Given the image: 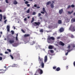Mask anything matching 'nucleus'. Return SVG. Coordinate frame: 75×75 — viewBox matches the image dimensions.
Masks as SVG:
<instances>
[{
  "instance_id": "59",
  "label": "nucleus",
  "mask_w": 75,
  "mask_h": 75,
  "mask_svg": "<svg viewBox=\"0 0 75 75\" xmlns=\"http://www.w3.org/2000/svg\"><path fill=\"white\" fill-rule=\"evenodd\" d=\"M16 37H18V33H17L16 34Z\"/></svg>"
},
{
  "instance_id": "55",
  "label": "nucleus",
  "mask_w": 75,
  "mask_h": 75,
  "mask_svg": "<svg viewBox=\"0 0 75 75\" xmlns=\"http://www.w3.org/2000/svg\"><path fill=\"white\" fill-rule=\"evenodd\" d=\"M37 5L36 4H35L34 5V7H37Z\"/></svg>"
},
{
  "instance_id": "62",
  "label": "nucleus",
  "mask_w": 75,
  "mask_h": 75,
  "mask_svg": "<svg viewBox=\"0 0 75 75\" xmlns=\"http://www.w3.org/2000/svg\"><path fill=\"white\" fill-rule=\"evenodd\" d=\"M14 30H15V29H16V27L14 26Z\"/></svg>"
},
{
  "instance_id": "48",
  "label": "nucleus",
  "mask_w": 75,
  "mask_h": 75,
  "mask_svg": "<svg viewBox=\"0 0 75 75\" xmlns=\"http://www.w3.org/2000/svg\"><path fill=\"white\" fill-rule=\"evenodd\" d=\"M36 13L35 12H34L33 13V15H35Z\"/></svg>"
},
{
  "instance_id": "33",
  "label": "nucleus",
  "mask_w": 75,
  "mask_h": 75,
  "mask_svg": "<svg viewBox=\"0 0 75 75\" xmlns=\"http://www.w3.org/2000/svg\"><path fill=\"white\" fill-rule=\"evenodd\" d=\"M71 6V7H72V8H73L74 7H75V5H74V4H72Z\"/></svg>"
},
{
  "instance_id": "60",
  "label": "nucleus",
  "mask_w": 75,
  "mask_h": 75,
  "mask_svg": "<svg viewBox=\"0 0 75 75\" xmlns=\"http://www.w3.org/2000/svg\"><path fill=\"white\" fill-rule=\"evenodd\" d=\"M73 16H75V12L73 13Z\"/></svg>"
},
{
  "instance_id": "10",
  "label": "nucleus",
  "mask_w": 75,
  "mask_h": 75,
  "mask_svg": "<svg viewBox=\"0 0 75 75\" xmlns=\"http://www.w3.org/2000/svg\"><path fill=\"white\" fill-rule=\"evenodd\" d=\"M47 56L46 55L45 57L44 62H45V63L46 62H47Z\"/></svg>"
},
{
  "instance_id": "45",
  "label": "nucleus",
  "mask_w": 75,
  "mask_h": 75,
  "mask_svg": "<svg viewBox=\"0 0 75 75\" xmlns=\"http://www.w3.org/2000/svg\"><path fill=\"white\" fill-rule=\"evenodd\" d=\"M57 68L56 67H53V68L54 69H55Z\"/></svg>"
},
{
  "instance_id": "51",
  "label": "nucleus",
  "mask_w": 75,
  "mask_h": 75,
  "mask_svg": "<svg viewBox=\"0 0 75 75\" xmlns=\"http://www.w3.org/2000/svg\"><path fill=\"white\" fill-rule=\"evenodd\" d=\"M27 7H30V4H27Z\"/></svg>"
},
{
  "instance_id": "23",
  "label": "nucleus",
  "mask_w": 75,
  "mask_h": 75,
  "mask_svg": "<svg viewBox=\"0 0 75 75\" xmlns=\"http://www.w3.org/2000/svg\"><path fill=\"white\" fill-rule=\"evenodd\" d=\"M48 48L49 49H51L53 47H52V46L51 45H50L49 46Z\"/></svg>"
},
{
  "instance_id": "9",
  "label": "nucleus",
  "mask_w": 75,
  "mask_h": 75,
  "mask_svg": "<svg viewBox=\"0 0 75 75\" xmlns=\"http://www.w3.org/2000/svg\"><path fill=\"white\" fill-rule=\"evenodd\" d=\"M65 29L64 28H61L60 29L59 31L60 33H62L64 31Z\"/></svg>"
},
{
  "instance_id": "1",
  "label": "nucleus",
  "mask_w": 75,
  "mask_h": 75,
  "mask_svg": "<svg viewBox=\"0 0 75 75\" xmlns=\"http://www.w3.org/2000/svg\"><path fill=\"white\" fill-rule=\"evenodd\" d=\"M38 61H39V64H41V66L42 67V68H43L44 67V63H43V59L42 58H40V56H39Z\"/></svg>"
},
{
  "instance_id": "61",
  "label": "nucleus",
  "mask_w": 75,
  "mask_h": 75,
  "mask_svg": "<svg viewBox=\"0 0 75 75\" xmlns=\"http://www.w3.org/2000/svg\"><path fill=\"white\" fill-rule=\"evenodd\" d=\"M40 18L41 19V20H42V17H40Z\"/></svg>"
},
{
  "instance_id": "8",
  "label": "nucleus",
  "mask_w": 75,
  "mask_h": 75,
  "mask_svg": "<svg viewBox=\"0 0 75 75\" xmlns=\"http://www.w3.org/2000/svg\"><path fill=\"white\" fill-rule=\"evenodd\" d=\"M13 67H16V68H18L19 67V66H18V64H14L12 65Z\"/></svg>"
},
{
  "instance_id": "22",
  "label": "nucleus",
  "mask_w": 75,
  "mask_h": 75,
  "mask_svg": "<svg viewBox=\"0 0 75 75\" xmlns=\"http://www.w3.org/2000/svg\"><path fill=\"white\" fill-rule=\"evenodd\" d=\"M0 19L3 20V16L1 14H0Z\"/></svg>"
},
{
  "instance_id": "20",
  "label": "nucleus",
  "mask_w": 75,
  "mask_h": 75,
  "mask_svg": "<svg viewBox=\"0 0 75 75\" xmlns=\"http://www.w3.org/2000/svg\"><path fill=\"white\" fill-rule=\"evenodd\" d=\"M56 71H60V68L58 67L57 68Z\"/></svg>"
},
{
  "instance_id": "64",
  "label": "nucleus",
  "mask_w": 75,
  "mask_h": 75,
  "mask_svg": "<svg viewBox=\"0 0 75 75\" xmlns=\"http://www.w3.org/2000/svg\"><path fill=\"white\" fill-rule=\"evenodd\" d=\"M30 16H28V18H30Z\"/></svg>"
},
{
  "instance_id": "52",
  "label": "nucleus",
  "mask_w": 75,
  "mask_h": 75,
  "mask_svg": "<svg viewBox=\"0 0 75 75\" xmlns=\"http://www.w3.org/2000/svg\"><path fill=\"white\" fill-rule=\"evenodd\" d=\"M3 59V58H2V57H0V60L1 61L2 60V59Z\"/></svg>"
},
{
  "instance_id": "42",
  "label": "nucleus",
  "mask_w": 75,
  "mask_h": 75,
  "mask_svg": "<svg viewBox=\"0 0 75 75\" xmlns=\"http://www.w3.org/2000/svg\"><path fill=\"white\" fill-rule=\"evenodd\" d=\"M71 6L70 5H69L67 8V9H69L70 7H71Z\"/></svg>"
},
{
  "instance_id": "57",
  "label": "nucleus",
  "mask_w": 75,
  "mask_h": 75,
  "mask_svg": "<svg viewBox=\"0 0 75 75\" xmlns=\"http://www.w3.org/2000/svg\"><path fill=\"white\" fill-rule=\"evenodd\" d=\"M66 68V69H68V66H67Z\"/></svg>"
},
{
  "instance_id": "7",
  "label": "nucleus",
  "mask_w": 75,
  "mask_h": 75,
  "mask_svg": "<svg viewBox=\"0 0 75 75\" xmlns=\"http://www.w3.org/2000/svg\"><path fill=\"white\" fill-rule=\"evenodd\" d=\"M58 44L59 45H62V46H64V45H65V44L61 41L59 42Z\"/></svg>"
},
{
  "instance_id": "58",
  "label": "nucleus",
  "mask_w": 75,
  "mask_h": 75,
  "mask_svg": "<svg viewBox=\"0 0 75 75\" xmlns=\"http://www.w3.org/2000/svg\"><path fill=\"white\" fill-rule=\"evenodd\" d=\"M40 6H38L37 7V8H40Z\"/></svg>"
},
{
  "instance_id": "32",
  "label": "nucleus",
  "mask_w": 75,
  "mask_h": 75,
  "mask_svg": "<svg viewBox=\"0 0 75 75\" xmlns=\"http://www.w3.org/2000/svg\"><path fill=\"white\" fill-rule=\"evenodd\" d=\"M17 58H20V54H17Z\"/></svg>"
},
{
  "instance_id": "28",
  "label": "nucleus",
  "mask_w": 75,
  "mask_h": 75,
  "mask_svg": "<svg viewBox=\"0 0 75 75\" xmlns=\"http://www.w3.org/2000/svg\"><path fill=\"white\" fill-rule=\"evenodd\" d=\"M40 32V33H43V29H42L39 30Z\"/></svg>"
},
{
  "instance_id": "56",
  "label": "nucleus",
  "mask_w": 75,
  "mask_h": 75,
  "mask_svg": "<svg viewBox=\"0 0 75 75\" xmlns=\"http://www.w3.org/2000/svg\"><path fill=\"white\" fill-rule=\"evenodd\" d=\"M68 52H67L66 54H65V55H68Z\"/></svg>"
},
{
  "instance_id": "3",
  "label": "nucleus",
  "mask_w": 75,
  "mask_h": 75,
  "mask_svg": "<svg viewBox=\"0 0 75 75\" xmlns=\"http://www.w3.org/2000/svg\"><path fill=\"white\" fill-rule=\"evenodd\" d=\"M51 40H55V38H54V37H50V36H48L47 38V41L48 43H50V41H51Z\"/></svg>"
},
{
  "instance_id": "25",
  "label": "nucleus",
  "mask_w": 75,
  "mask_h": 75,
  "mask_svg": "<svg viewBox=\"0 0 75 75\" xmlns=\"http://www.w3.org/2000/svg\"><path fill=\"white\" fill-rule=\"evenodd\" d=\"M73 11H72L71 12L69 11H68V14H71V13H73Z\"/></svg>"
},
{
  "instance_id": "13",
  "label": "nucleus",
  "mask_w": 75,
  "mask_h": 75,
  "mask_svg": "<svg viewBox=\"0 0 75 75\" xmlns=\"http://www.w3.org/2000/svg\"><path fill=\"white\" fill-rule=\"evenodd\" d=\"M13 3L14 4H15L16 5L18 4V2L16 0H15L13 1Z\"/></svg>"
},
{
  "instance_id": "43",
  "label": "nucleus",
  "mask_w": 75,
  "mask_h": 75,
  "mask_svg": "<svg viewBox=\"0 0 75 75\" xmlns=\"http://www.w3.org/2000/svg\"><path fill=\"white\" fill-rule=\"evenodd\" d=\"M41 15H42V14L41 13H39L38 14V16H41Z\"/></svg>"
},
{
  "instance_id": "21",
  "label": "nucleus",
  "mask_w": 75,
  "mask_h": 75,
  "mask_svg": "<svg viewBox=\"0 0 75 75\" xmlns=\"http://www.w3.org/2000/svg\"><path fill=\"white\" fill-rule=\"evenodd\" d=\"M58 24H61L62 23V21L61 20H59L58 21Z\"/></svg>"
},
{
  "instance_id": "6",
  "label": "nucleus",
  "mask_w": 75,
  "mask_h": 75,
  "mask_svg": "<svg viewBox=\"0 0 75 75\" xmlns=\"http://www.w3.org/2000/svg\"><path fill=\"white\" fill-rule=\"evenodd\" d=\"M42 10H43V12L41 11V13L42 14H44L45 13H46L47 14V11H45V8H42Z\"/></svg>"
},
{
  "instance_id": "5",
  "label": "nucleus",
  "mask_w": 75,
  "mask_h": 75,
  "mask_svg": "<svg viewBox=\"0 0 75 75\" xmlns=\"http://www.w3.org/2000/svg\"><path fill=\"white\" fill-rule=\"evenodd\" d=\"M37 71H40V72H39V74L40 75H41V74H43V71H42V70L40 69H37Z\"/></svg>"
},
{
  "instance_id": "24",
  "label": "nucleus",
  "mask_w": 75,
  "mask_h": 75,
  "mask_svg": "<svg viewBox=\"0 0 75 75\" xmlns=\"http://www.w3.org/2000/svg\"><path fill=\"white\" fill-rule=\"evenodd\" d=\"M34 21V17H33V18H32V20L31 21V23H33Z\"/></svg>"
},
{
  "instance_id": "39",
  "label": "nucleus",
  "mask_w": 75,
  "mask_h": 75,
  "mask_svg": "<svg viewBox=\"0 0 75 75\" xmlns=\"http://www.w3.org/2000/svg\"><path fill=\"white\" fill-rule=\"evenodd\" d=\"M28 3H29V2H28V1H26L25 2V4H28Z\"/></svg>"
},
{
  "instance_id": "31",
  "label": "nucleus",
  "mask_w": 75,
  "mask_h": 75,
  "mask_svg": "<svg viewBox=\"0 0 75 75\" xmlns=\"http://www.w3.org/2000/svg\"><path fill=\"white\" fill-rule=\"evenodd\" d=\"M71 47H73V48H75V45H74V44H71Z\"/></svg>"
},
{
  "instance_id": "34",
  "label": "nucleus",
  "mask_w": 75,
  "mask_h": 75,
  "mask_svg": "<svg viewBox=\"0 0 75 75\" xmlns=\"http://www.w3.org/2000/svg\"><path fill=\"white\" fill-rule=\"evenodd\" d=\"M10 56L11 58L12 59H14V57H13V56L10 55Z\"/></svg>"
},
{
  "instance_id": "18",
  "label": "nucleus",
  "mask_w": 75,
  "mask_h": 75,
  "mask_svg": "<svg viewBox=\"0 0 75 75\" xmlns=\"http://www.w3.org/2000/svg\"><path fill=\"white\" fill-rule=\"evenodd\" d=\"M50 6L52 8H54V4H53L52 3V4H51L50 5Z\"/></svg>"
},
{
  "instance_id": "50",
  "label": "nucleus",
  "mask_w": 75,
  "mask_h": 75,
  "mask_svg": "<svg viewBox=\"0 0 75 75\" xmlns=\"http://www.w3.org/2000/svg\"><path fill=\"white\" fill-rule=\"evenodd\" d=\"M6 17L4 16V20H6Z\"/></svg>"
},
{
  "instance_id": "47",
  "label": "nucleus",
  "mask_w": 75,
  "mask_h": 75,
  "mask_svg": "<svg viewBox=\"0 0 75 75\" xmlns=\"http://www.w3.org/2000/svg\"><path fill=\"white\" fill-rule=\"evenodd\" d=\"M3 71H4V72H1V73L2 74H4V73H5V70H2Z\"/></svg>"
},
{
  "instance_id": "26",
  "label": "nucleus",
  "mask_w": 75,
  "mask_h": 75,
  "mask_svg": "<svg viewBox=\"0 0 75 75\" xmlns=\"http://www.w3.org/2000/svg\"><path fill=\"white\" fill-rule=\"evenodd\" d=\"M39 71H37V70H36V73H35V75H38V74H39Z\"/></svg>"
},
{
  "instance_id": "41",
  "label": "nucleus",
  "mask_w": 75,
  "mask_h": 75,
  "mask_svg": "<svg viewBox=\"0 0 75 75\" xmlns=\"http://www.w3.org/2000/svg\"><path fill=\"white\" fill-rule=\"evenodd\" d=\"M18 37H16V41H18Z\"/></svg>"
},
{
  "instance_id": "14",
  "label": "nucleus",
  "mask_w": 75,
  "mask_h": 75,
  "mask_svg": "<svg viewBox=\"0 0 75 75\" xmlns=\"http://www.w3.org/2000/svg\"><path fill=\"white\" fill-rule=\"evenodd\" d=\"M63 12V9H62L59 10V14H62Z\"/></svg>"
},
{
  "instance_id": "19",
  "label": "nucleus",
  "mask_w": 75,
  "mask_h": 75,
  "mask_svg": "<svg viewBox=\"0 0 75 75\" xmlns=\"http://www.w3.org/2000/svg\"><path fill=\"white\" fill-rule=\"evenodd\" d=\"M51 1H49L46 4L47 6H48V5H49L50 4H51Z\"/></svg>"
},
{
  "instance_id": "4",
  "label": "nucleus",
  "mask_w": 75,
  "mask_h": 75,
  "mask_svg": "<svg viewBox=\"0 0 75 75\" xmlns=\"http://www.w3.org/2000/svg\"><path fill=\"white\" fill-rule=\"evenodd\" d=\"M41 23L40 22H34L32 23V24L34 26H37V25H38V26H39L40 25Z\"/></svg>"
},
{
  "instance_id": "54",
  "label": "nucleus",
  "mask_w": 75,
  "mask_h": 75,
  "mask_svg": "<svg viewBox=\"0 0 75 75\" xmlns=\"http://www.w3.org/2000/svg\"><path fill=\"white\" fill-rule=\"evenodd\" d=\"M24 21H26L27 20V18H25L24 19Z\"/></svg>"
},
{
  "instance_id": "35",
  "label": "nucleus",
  "mask_w": 75,
  "mask_h": 75,
  "mask_svg": "<svg viewBox=\"0 0 75 75\" xmlns=\"http://www.w3.org/2000/svg\"><path fill=\"white\" fill-rule=\"evenodd\" d=\"M70 36L71 37V38H74V36L72 35H71Z\"/></svg>"
},
{
  "instance_id": "30",
  "label": "nucleus",
  "mask_w": 75,
  "mask_h": 75,
  "mask_svg": "<svg viewBox=\"0 0 75 75\" xmlns=\"http://www.w3.org/2000/svg\"><path fill=\"white\" fill-rule=\"evenodd\" d=\"M11 33H12V35H13V34H14V31L13 30H11Z\"/></svg>"
},
{
  "instance_id": "27",
  "label": "nucleus",
  "mask_w": 75,
  "mask_h": 75,
  "mask_svg": "<svg viewBox=\"0 0 75 75\" xmlns=\"http://www.w3.org/2000/svg\"><path fill=\"white\" fill-rule=\"evenodd\" d=\"M30 9H29L28 10L26 11L27 13H30Z\"/></svg>"
},
{
  "instance_id": "12",
  "label": "nucleus",
  "mask_w": 75,
  "mask_h": 75,
  "mask_svg": "<svg viewBox=\"0 0 75 75\" xmlns=\"http://www.w3.org/2000/svg\"><path fill=\"white\" fill-rule=\"evenodd\" d=\"M9 42L10 44H13V43H14V40H10Z\"/></svg>"
},
{
  "instance_id": "40",
  "label": "nucleus",
  "mask_w": 75,
  "mask_h": 75,
  "mask_svg": "<svg viewBox=\"0 0 75 75\" xmlns=\"http://www.w3.org/2000/svg\"><path fill=\"white\" fill-rule=\"evenodd\" d=\"M7 51H8L9 52H11V51L10 49H7Z\"/></svg>"
},
{
  "instance_id": "17",
  "label": "nucleus",
  "mask_w": 75,
  "mask_h": 75,
  "mask_svg": "<svg viewBox=\"0 0 75 75\" xmlns=\"http://www.w3.org/2000/svg\"><path fill=\"white\" fill-rule=\"evenodd\" d=\"M71 21L72 22H75V18H72L71 20Z\"/></svg>"
},
{
  "instance_id": "63",
  "label": "nucleus",
  "mask_w": 75,
  "mask_h": 75,
  "mask_svg": "<svg viewBox=\"0 0 75 75\" xmlns=\"http://www.w3.org/2000/svg\"><path fill=\"white\" fill-rule=\"evenodd\" d=\"M57 38L58 39H59V38H60V37H58Z\"/></svg>"
},
{
  "instance_id": "49",
  "label": "nucleus",
  "mask_w": 75,
  "mask_h": 75,
  "mask_svg": "<svg viewBox=\"0 0 75 75\" xmlns=\"http://www.w3.org/2000/svg\"><path fill=\"white\" fill-rule=\"evenodd\" d=\"M5 54H8V52H5Z\"/></svg>"
},
{
  "instance_id": "2",
  "label": "nucleus",
  "mask_w": 75,
  "mask_h": 75,
  "mask_svg": "<svg viewBox=\"0 0 75 75\" xmlns=\"http://www.w3.org/2000/svg\"><path fill=\"white\" fill-rule=\"evenodd\" d=\"M69 30L71 31H72V32H74V31H75V27L73 26L72 25H71L69 28Z\"/></svg>"
},
{
  "instance_id": "53",
  "label": "nucleus",
  "mask_w": 75,
  "mask_h": 75,
  "mask_svg": "<svg viewBox=\"0 0 75 75\" xmlns=\"http://www.w3.org/2000/svg\"><path fill=\"white\" fill-rule=\"evenodd\" d=\"M73 65H74V67H75V61L73 63Z\"/></svg>"
},
{
  "instance_id": "44",
  "label": "nucleus",
  "mask_w": 75,
  "mask_h": 75,
  "mask_svg": "<svg viewBox=\"0 0 75 75\" xmlns=\"http://www.w3.org/2000/svg\"><path fill=\"white\" fill-rule=\"evenodd\" d=\"M8 0H5V1L6 3H8Z\"/></svg>"
},
{
  "instance_id": "11",
  "label": "nucleus",
  "mask_w": 75,
  "mask_h": 75,
  "mask_svg": "<svg viewBox=\"0 0 75 75\" xmlns=\"http://www.w3.org/2000/svg\"><path fill=\"white\" fill-rule=\"evenodd\" d=\"M10 26L8 25L7 26L6 28L7 29V31L8 32H9L10 31Z\"/></svg>"
},
{
  "instance_id": "38",
  "label": "nucleus",
  "mask_w": 75,
  "mask_h": 75,
  "mask_svg": "<svg viewBox=\"0 0 75 75\" xmlns=\"http://www.w3.org/2000/svg\"><path fill=\"white\" fill-rule=\"evenodd\" d=\"M21 31H22V32H23V33H25V31L23 30V29H22L21 30Z\"/></svg>"
},
{
  "instance_id": "37",
  "label": "nucleus",
  "mask_w": 75,
  "mask_h": 75,
  "mask_svg": "<svg viewBox=\"0 0 75 75\" xmlns=\"http://www.w3.org/2000/svg\"><path fill=\"white\" fill-rule=\"evenodd\" d=\"M7 21V20H5V21H4V24H6V23Z\"/></svg>"
},
{
  "instance_id": "36",
  "label": "nucleus",
  "mask_w": 75,
  "mask_h": 75,
  "mask_svg": "<svg viewBox=\"0 0 75 75\" xmlns=\"http://www.w3.org/2000/svg\"><path fill=\"white\" fill-rule=\"evenodd\" d=\"M50 52H51V53H53L54 50H50Z\"/></svg>"
},
{
  "instance_id": "46",
  "label": "nucleus",
  "mask_w": 75,
  "mask_h": 75,
  "mask_svg": "<svg viewBox=\"0 0 75 75\" xmlns=\"http://www.w3.org/2000/svg\"><path fill=\"white\" fill-rule=\"evenodd\" d=\"M67 52H69L70 51H71V50H67Z\"/></svg>"
},
{
  "instance_id": "15",
  "label": "nucleus",
  "mask_w": 75,
  "mask_h": 75,
  "mask_svg": "<svg viewBox=\"0 0 75 75\" xmlns=\"http://www.w3.org/2000/svg\"><path fill=\"white\" fill-rule=\"evenodd\" d=\"M35 43V41H32L31 42H30V45H34V44Z\"/></svg>"
},
{
  "instance_id": "16",
  "label": "nucleus",
  "mask_w": 75,
  "mask_h": 75,
  "mask_svg": "<svg viewBox=\"0 0 75 75\" xmlns=\"http://www.w3.org/2000/svg\"><path fill=\"white\" fill-rule=\"evenodd\" d=\"M30 36V34H25L24 36V37H29Z\"/></svg>"
},
{
  "instance_id": "29",
  "label": "nucleus",
  "mask_w": 75,
  "mask_h": 75,
  "mask_svg": "<svg viewBox=\"0 0 75 75\" xmlns=\"http://www.w3.org/2000/svg\"><path fill=\"white\" fill-rule=\"evenodd\" d=\"M67 48L69 49V50L70 49V48H71V45H68Z\"/></svg>"
}]
</instances>
